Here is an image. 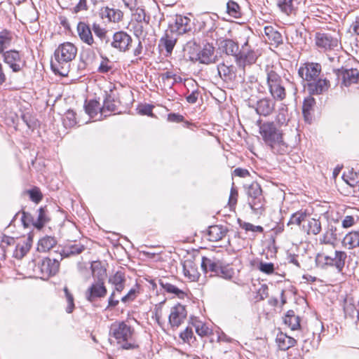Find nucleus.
Listing matches in <instances>:
<instances>
[{
  "label": "nucleus",
  "mask_w": 359,
  "mask_h": 359,
  "mask_svg": "<svg viewBox=\"0 0 359 359\" xmlns=\"http://www.w3.org/2000/svg\"><path fill=\"white\" fill-rule=\"evenodd\" d=\"M296 0H278L277 5L283 13L290 15L296 8Z\"/></svg>",
  "instance_id": "obj_43"
},
{
  "label": "nucleus",
  "mask_w": 359,
  "mask_h": 359,
  "mask_svg": "<svg viewBox=\"0 0 359 359\" xmlns=\"http://www.w3.org/2000/svg\"><path fill=\"white\" fill-rule=\"evenodd\" d=\"M84 250L85 246L80 243H69L62 248L60 255L62 257H69L81 254Z\"/></svg>",
  "instance_id": "obj_24"
},
{
  "label": "nucleus",
  "mask_w": 359,
  "mask_h": 359,
  "mask_svg": "<svg viewBox=\"0 0 359 359\" xmlns=\"http://www.w3.org/2000/svg\"><path fill=\"white\" fill-rule=\"evenodd\" d=\"M201 265L204 273H210V276H219L229 280L234 274L232 268L224 264L221 260L216 258L203 257Z\"/></svg>",
  "instance_id": "obj_6"
},
{
  "label": "nucleus",
  "mask_w": 359,
  "mask_h": 359,
  "mask_svg": "<svg viewBox=\"0 0 359 359\" xmlns=\"http://www.w3.org/2000/svg\"><path fill=\"white\" fill-rule=\"evenodd\" d=\"M57 243L54 237L45 236L41 238L38 243V250L40 252H47L52 249Z\"/></svg>",
  "instance_id": "obj_38"
},
{
  "label": "nucleus",
  "mask_w": 359,
  "mask_h": 359,
  "mask_svg": "<svg viewBox=\"0 0 359 359\" xmlns=\"http://www.w3.org/2000/svg\"><path fill=\"white\" fill-rule=\"evenodd\" d=\"M284 322L292 330H297L300 326L299 318L298 316L292 318H285Z\"/></svg>",
  "instance_id": "obj_55"
},
{
  "label": "nucleus",
  "mask_w": 359,
  "mask_h": 359,
  "mask_svg": "<svg viewBox=\"0 0 359 359\" xmlns=\"http://www.w3.org/2000/svg\"><path fill=\"white\" fill-rule=\"evenodd\" d=\"M109 335L114 337L118 346L122 349H135L138 347L135 329L124 321H116L111 325Z\"/></svg>",
  "instance_id": "obj_4"
},
{
  "label": "nucleus",
  "mask_w": 359,
  "mask_h": 359,
  "mask_svg": "<svg viewBox=\"0 0 359 359\" xmlns=\"http://www.w3.org/2000/svg\"><path fill=\"white\" fill-rule=\"evenodd\" d=\"M315 42L318 48L323 50H334L339 46L337 34L317 32L315 35Z\"/></svg>",
  "instance_id": "obj_11"
},
{
  "label": "nucleus",
  "mask_w": 359,
  "mask_h": 359,
  "mask_svg": "<svg viewBox=\"0 0 359 359\" xmlns=\"http://www.w3.org/2000/svg\"><path fill=\"white\" fill-rule=\"evenodd\" d=\"M238 193L237 189L234 187V184L233 183L231 191H230V196L229 198V207L233 208L237 203Z\"/></svg>",
  "instance_id": "obj_54"
},
{
  "label": "nucleus",
  "mask_w": 359,
  "mask_h": 359,
  "mask_svg": "<svg viewBox=\"0 0 359 359\" xmlns=\"http://www.w3.org/2000/svg\"><path fill=\"white\" fill-rule=\"evenodd\" d=\"M226 9L228 13L234 18H238L241 15L240 6L233 1H228L226 4Z\"/></svg>",
  "instance_id": "obj_49"
},
{
  "label": "nucleus",
  "mask_w": 359,
  "mask_h": 359,
  "mask_svg": "<svg viewBox=\"0 0 359 359\" xmlns=\"http://www.w3.org/2000/svg\"><path fill=\"white\" fill-rule=\"evenodd\" d=\"M316 259L322 267L332 266L341 272L347 259V254L344 251L334 250L332 247L330 250L325 246L318 253Z\"/></svg>",
  "instance_id": "obj_5"
},
{
  "label": "nucleus",
  "mask_w": 359,
  "mask_h": 359,
  "mask_svg": "<svg viewBox=\"0 0 359 359\" xmlns=\"http://www.w3.org/2000/svg\"><path fill=\"white\" fill-rule=\"evenodd\" d=\"M102 18H107L109 22H118L123 18V13L118 9L104 7L101 9Z\"/></svg>",
  "instance_id": "obj_27"
},
{
  "label": "nucleus",
  "mask_w": 359,
  "mask_h": 359,
  "mask_svg": "<svg viewBox=\"0 0 359 359\" xmlns=\"http://www.w3.org/2000/svg\"><path fill=\"white\" fill-rule=\"evenodd\" d=\"M191 60H198L200 63L209 65L215 63L217 57L215 55V47L212 44L206 43L203 48L194 55L190 57Z\"/></svg>",
  "instance_id": "obj_12"
},
{
  "label": "nucleus",
  "mask_w": 359,
  "mask_h": 359,
  "mask_svg": "<svg viewBox=\"0 0 359 359\" xmlns=\"http://www.w3.org/2000/svg\"><path fill=\"white\" fill-rule=\"evenodd\" d=\"M276 342L279 349L281 351H287L290 348L294 346L297 344V341L294 338L289 337L283 332L277 335Z\"/></svg>",
  "instance_id": "obj_29"
},
{
  "label": "nucleus",
  "mask_w": 359,
  "mask_h": 359,
  "mask_svg": "<svg viewBox=\"0 0 359 359\" xmlns=\"http://www.w3.org/2000/svg\"><path fill=\"white\" fill-rule=\"evenodd\" d=\"M140 294V287H139V285H136L135 287L131 288L129 290V292L121 299V300L123 303L133 301L137 297V294Z\"/></svg>",
  "instance_id": "obj_50"
},
{
  "label": "nucleus",
  "mask_w": 359,
  "mask_h": 359,
  "mask_svg": "<svg viewBox=\"0 0 359 359\" xmlns=\"http://www.w3.org/2000/svg\"><path fill=\"white\" fill-rule=\"evenodd\" d=\"M183 273L190 281H197L200 277L197 266L191 260H186L183 264Z\"/></svg>",
  "instance_id": "obj_21"
},
{
  "label": "nucleus",
  "mask_w": 359,
  "mask_h": 359,
  "mask_svg": "<svg viewBox=\"0 0 359 359\" xmlns=\"http://www.w3.org/2000/svg\"><path fill=\"white\" fill-rule=\"evenodd\" d=\"M30 199L36 203H39L42 199V194L38 188L32 189L28 191Z\"/></svg>",
  "instance_id": "obj_57"
},
{
  "label": "nucleus",
  "mask_w": 359,
  "mask_h": 359,
  "mask_svg": "<svg viewBox=\"0 0 359 359\" xmlns=\"http://www.w3.org/2000/svg\"><path fill=\"white\" fill-rule=\"evenodd\" d=\"M174 32L170 30L165 32V35L160 39V46H164L167 55H170L175 46L177 39L174 36Z\"/></svg>",
  "instance_id": "obj_25"
},
{
  "label": "nucleus",
  "mask_w": 359,
  "mask_h": 359,
  "mask_svg": "<svg viewBox=\"0 0 359 359\" xmlns=\"http://www.w3.org/2000/svg\"><path fill=\"white\" fill-rule=\"evenodd\" d=\"M91 268L93 276L97 277V280L88 288L85 295L88 301L93 302L97 299L104 297L107 290L103 281V278L106 276V270L97 265H92Z\"/></svg>",
  "instance_id": "obj_7"
},
{
  "label": "nucleus",
  "mask_w": 359,
  "mask_h": 359,
  "mask_svg": "<svg viewBox=\"0 0 359 359\" xmlns=\"http://www.w3.org/2000/svg\"><path fill=\"white\" fill-rule=\"evenodd\" d=\"M133 19L136 22H145L148 24L149 22V17L146 16L145 11L142 8H137L133 13Z\"/></svg>",
  "instance_id": "obj_48"
},
{
  "label": "nucleus",
  "mask_w": 359,
  "mask_h": 359,
  "mask_svg": "<svg viewBox=\"0 0 359 359\" xmlns=\"http://www.w3.org/2000/svg\"><path fill=\"white\" fill-rule=\"evenodd\" d=\"M344 311L346 316L353 318L357 311L353 304L346 302L344 306Z\"/></svg>",
  "instance_id": "obj_61"
},
{
  "label": "nucleus",
  "mask_w": 359,
  "mask_h": 359,
  "mask_svg": "<svg viewBox=\"0 0 359 359\" xmlns=\"http://www.w3.org/2000/svg\"><path fill=\"white\" fill-rule=\"evenodd\" d=\"M190 19L184 16H177L176 18L175 25L170 29L172 32H177L178 34H183L191 30Z\"/></svg>",
  "instance_id": "obj_22"
},
{
  "label": "nucleus",
  "mask_w": 359,
  "mask_h": 359,
  "mask_svg": "<svg viewBox=\"0 0 359 359\" xmlns=\"http://www.w3.org/2000/svg\"><path fill=\"white\" fill-rule=\"evenodd\" d=\"M257 125L262 139L273 153L284 154L287 151V145L283 141V133L274 122L266 121L262 123L259 120Z\"/></svg>",
  "instance_id": "obj_2"
},
{
  "label": "nucleus",
  "mask_w": 359,
  "mask_h": 359,
  "mask_svg": "<svg viewBox=\"0 0 359 359\" xmlns=\"http://www.w3.org/2000/svg\"><path fill=\"white\" fill-rule=\"evenodd\" d=\"M357 212L358 211L355 210L353 213L346 215L341 218V226L344 229L351 228L358 223L359 216Z\"/></svg>",
  "instance_id": "obj_45"
},
{
  "label": "nucleus",
  "mask_w": 359,
  "mask_h": 359,
  "mask_svg": "<svg viewBox=\"0 0 359 359\" xmlns=\"http://www.w3.org/2000/svg\"><path fill=\"white\" fill-rule=\"evenodd\" d=\"M339 236L337 227L330 225L320 236L319 239L320 244L330 245L334 248V243L339 239Z\"/></svg>",
  "instance_id": "obj_19"
},
{
  "label": "nucleus",
  "mask_w": 359,
  "mask_h": 359,
  "mask_svg": "<svg viewBox=\"0 0 359 359\" xmlns=\"http://www.w3.org/2000/svg\"><path fill=\"white\" fill-rule=\"evenodd\" d=\"M196 332L201 337L208 336L211 333L209 327L201 321H196L194 323Z\"/></svg>",
  "instance_id": "obj_47"
},
{
  "label": "nucleus",
  "mask_w": 359,
  "mask_h": 359,
  "mask_svg": "<svg viewBox=\"0 0 359 359\" xmlns=\"http://www.w3.org/2000/svg\"><path fill=\"white\" fill-rule=\"evenodd\" d=\"M14 245H15V240L13 237L6 235L1 236L0 247L4 252L8 250V247Z\"/></svg>",
  "instance_id": "obj_52"
},
{
  "label": "nucleus",
  "mask_w": 359,
  "mask_h": 359,
  "mask_svg": "<svg viewBox=\"0 0 359 359\" xmlns=\"http://www.w3.org/2000/svg\"><path fill=\"white\" fill-rule=\"evenodd\" d=\"M193 331L191 328L187 327L182 332L180 333V338L184 342H189L193 337Z\"/></svg>",
  "instance_id": "obj_63"
},
{
  "label": "nucleus",
  "mask_w": 359,
  "mask_h": 359,
  "mask_svg": "<svg viewBox=\"0 0 359 359\" xmlns=\"http://www.w3.org/2000/svg\"><path fill=\"white\" fill-rule=\"evenodd\" d=\"M218 73L224 80L232 81L236 77V68L233 65L220 64L217 67Z\"/></svg>",
  "instance_id": "obj_31"
},
{
  "label": "nucleus",
  "mask_w": 359,
  "mask_h": 359,
  "mask_svg": "<svg viewBox=\"0 0 359 359\" xmlns=\"http://www.w3.org/2000/svg\"><path fill=\"white\" fill-rule=\"evenodd\" d=\"M60 263L55 259H51L48 257L41 259L36 266V271L41 275L43 279H47L55 276L59 271Z\"/></svg>",
  "instance_id": "obj_10"
},
{
  "label": "nucleus",
  "mask_w": 359,
  "mask_h": 359,
  "mask_svg": "<svg viewBox=\"0 0 359 359\" xmlns=\"http://www.w3.org/2000/svg\"><path fill=\"white\" fill-rule=\"evenodd\" d=\"M304 229L307 234L316 236L320 233L322 230L321 223L319 219L311 218L308 220L306 225H303Z\"/></svg>",
  "instance_id": "obj_35"
},
{
  "label": "nucleus",
  "mask_w": 359,
  "mask_h": 359,
  "mask_svg": "<svg viewBox=\"0 0 359 359\" xmlns=\"http://www.w3.org/2000/svg\"><path fill=\"white\" fill-rule=\"evenodd\" d=\"M339 80L341 81V85L349 86L354 83H359V72L357 69H345L341 67L334 70Z\"/></svg>",
  "instance_id": "obj_15"
},
{
  "label": "nucleus",
  "mask_w": 359,
  "mask_h": 359,
  "mask_svg": "<svg viewBox=\"0 0 359 359\" xmlns=\"http://www.w3.org/2000/svg\"><path fill=\"white\" fill-rule=\"evenodd\" d=\"M247 202L252 212L256 215H262L265 210L266 200L261 186L252 182L245 189Z\"/></svg>",
  "instance_id": "obj_8"
},
{
  "label": "nucleus",
  "mask_w": 359,
  "mask_h": 359,
  "mask_svg": "<svg viewBox=\"0 0 359 359\" xmlns=\"http://www.w3.org/2000/svg\"><path fill=\"white\" fill-rule=\"evenodd\" d=\"M77 54L76 46L70 42L60 44L54 53V60H51V68L53 72L61 76H67L70 62Z\"/></svg>",
  "instance_id": "obj_3"
},
{
  "label": "nucleus",
  "mask_w": 359,
  "mask_h": 359,
  "mask_svg": "<svg viewBox=\"0 0 359 359\" xmlns=\"http://www.w3.org/2000/svg\"><path fill=\"white\" fill-rule=\"evenodd\" d=\"M111 46L121 52L129 50L133 42L132 37L123 31H118L114 34Z\"/></svg>",
  "instance_id": "obj_16"
},
{
  "label": "nucleus",
  "mask_w": 359,
  "mask_h": 359,
  "mask_svg": "<svg viewBox=\"0 0 359 359\" xmlns=\"http://www.w3.org/2000/svg\"><path fill=\"white\" fill-rule=\"evenodd\" d=\"M321 71L318 62H305L299 67L298 74L306 82L304 86L309 95H321L330 88V81L320 76Z\"/></svg>",
  "instance_id": "obj_1"
},
{
  "label": "nucleus",
  "mask_w": 359,
  "mask_h": 359,
  "mask_svg": "<svg viewBox=\"0 0 359 359\" xmlns=\"http://www.w3.org/2000/svg\"><path fill=\"white\" fill-rule=\"evenodd\" d=\"M257 54L250 48L248 41H246L238 51L236 60L239 66L244 67L256 62Z\"/></svg>",
  "instance_id": "obj_14"
},
{
  "label": "nucleus",
  "mask_w": 359,
  "mask_h": 359,
  "mask_svg": "<svg viewBox=\"0 0 359 359\" xmlns=\"http://www.w3.org/2000/svg\"><path fill=\"white\" fill-rule=\"evenodd\" d=\"M276 106V102L269 97H264L259 100L255 107V111L259 116H269L273 114Z\"/></svg>",
  "instance_id": "obj_18"
},
{
  "label": "nucleus",
  "mask_w": 359,
  "mask_h": 359,
  "mask_svg": "<svg viewBox=\"0 0 359 359\" xmlns=\"http://www.w3.org/2000/svg\"><path fill=\"white\" fill-rule=\"evenodd\" d=\"M187 311L184 305L177 304L172 306L168 317L171 327L173 329L179 327L187 318Z\"/></svg>",
  "instance_id": "obj_13"
},
{
  "label": "nucleus",
  "mask_w": 359,
  "mask_h": 359,
  "mask_svg": "<svg viewBox=\"0 0 359 359\" xmlns=\"http://www.w3.org/2000/svg\"><path fill=\"white\" fill-rule=\"evenodd\" d=\"M22 214L21 221L24 226L29 227L30 225H33L34 226L35 219L33 218L32 215L25 211H22Z\"/></svg>",
  "instance_id": "obj_56"
},
{
  "label": "nucleus",
  "mask_w": 359,
  "mask_h": 359,
  "mask_svg": "<svg viewBox=\"0 0 359 359\" xmlns=\"http://www.w3.org/2000/svg\"><path fill=\"white\" fill-rule=\"evenodd\" d=\"M32 239L30 237L22 239L17 244L13 251V257L20 259L25 256L32 247Z\"/></svg>",
  "instance_id": "obj_20"
},
{
  "label": "nucleus",
  "mask_w": 359,
  "mask_h": 359,
  "mask_svg": "<svg viewBox=\"0 0 359 359\" xmlns=\"http://www.w3.org/2000/svg\"><path fill=\"white\" fill-rule=\"evenodd\" d=\"M268 287L266 285H262L257 291V298L258 300H264L269 296Z\"/></svg>",
  "instance_id": "obj_62"
},
{
  "label": "nucleus",
  "mask_w": 359,
  "mask_h": 359,
  "mask_svg": "<svg viewBox=\"0 0 359 359\" xmlns=\"http://www.w3.org/2000/svg\"><path fill=\"white\" fill-rule=\"evenodd\" d=\"M226 234V230L219 225H214L209 227L208 236L212 242H216L222 239Z\"/></svg>",
  "instance_id": "obj_32"
},
{
  "label": "nucleus",
  "mask_w": 359,
  "mask_h": 359,
  "mask_svg": "<svg viewBox=\"0 0 359 359\" xmlns=\"http://www.w3.org/2000/svg\"><path fill=\"white\" fill-rule=\"evenodd\" d=\"M112 69L111 61L107 57H102V60L98 67L97 71L102 74L108 73Z\"/></svg>",
  "instance_id": "obj_53"
},
{
  "label": "nucleus",
  "mask_w": 359,
  "mask_h": 359,
  "mask_svg": "<svg viewBox=\"0 0 359 359\" xmlns=\"http://www.w3.org/2000/svg\"><path fill=\"white\" fill-rule=\"evenodd\" d=\"M102 107L98 101L91 100L85 104L86 112L91 117H95L98 112L101 114Z\"/></svg>",
  "instance_id": "obj_41"
},
{
  "label": "nucleus",
  "mask_w": 359,
  "mask_h": 359,
  "mask_svg": "<svg viewBox=\"0 0 359 359\" xmlns=\"http://www.w3.org/2000/svg\"><path fill=\"white\" fill-rule=\"evenodd\" d=\"M342 245L348 250L359 248V231H353L346 234Z\"/></svg>",
  "instance_id": "obj_26"
},
{
  "label": "nucleus",
  "mask_w": 359,
  "mask_h": 359,
  "mask_svg": "<svg viewBox=\"0 0 359 359\" xmlns=\"http://www.w3.org/2000/svg\"><path fill=\"white\" fill-rule=\"evenodd\" d=\"M125 273L122 271H117L109 278V283L114 287V290L121 292L125 287Z\"/></svg>",
  "instance_id": "obj_28"
},
{
  "label": "nucleus",
  "mask_w": 359,
  "mask_h": 359,
  "mask_svg": "<svg viewBox=\"0 0 359 359\" xmlns=\"http://www.w3.org/2000/svg\"><path fill=\"white\" fill-rule=\"evenodd\" d=\"M219 48L226 55L236 57L238 51V45L231 39H220L218 40Z\"/></svg>",
  "instance_id": "obj_23"
},
{
  "label": "nucleus",
  "mask_w": 359,
  "mask_h": 359,
  "mask_svg": "<svg viewBox=\"0 0 359 359\" xmlns=\"http://www.w3.org/2000/svg\"><path fill=\"white\" fill-rule=\"evenodd\" d=\"M159 284L162 288L168 293L174 294L179 298H183L184 297V292L180 290L174 285L167 282L165 280H160Z\"/></svg>",
  "instance_id": "obj_40"
},
{
  "label": "nucleus",
  "mask_w": 359,
  "mask_h": 359,
  "mask_svg": "<svg viewBox=\"0 0 359 359\" xmlns=\"http://www.w3.org/2000/svg\"><path fill=\"white\" fill-rule=\"evenodd\" d=\"M139 113L142 115L153 116L152 106L150 104H144L140 106L139 108Z\"/></svg>",
  "instance_id": "obj_64"
},
{
  "label": "nucleus",
  "mask_w": 359,
  "mask_h": 359,
  "mask_svg": "<svg viewBox=\"0 0 359 359\" xmlns=\"http://www.w3.org/2000/svg\"><path fill=\"white\" fill-rule=\"evenodd\" d=\"M92 30L95 35L100 39V40L105 43L109 41V39L107 36V31L105 28L102 27L100 24L94 22L92 25Z\"/></svg>",
  "instance_id": "obj_46"
},
{
  "label": "nucleus",
  "mask_w": 359,
  "mask_h": 359,
  "mask_svg": "<svg viewBox=\"0 0 359 359\" xmlns=\"http://www.w3.org/2000/svg\"><path fill=\"white\" fill-rule=\"evenodd\" d=\"M12 33L6 29L0 32V54L5 53V49L8 48L12 42Z\"/></svg>",
  "instance_id": "obj_37"
},
{
  "label": "nucleus",
  "mask_w": 359,
  "mask_h": 359,
  "mask_svg": "<svg viewBox=\"0 0 359 359\" xmlns=\"http://www.w3.org/2000/svg\"><path fill=\"white\" fill-rule=\"evenodd\" d=\"M116 110V106L114 97L106 93L105 97L104 99L103 105L101 109V116L107 117L111 113L114 112Z\"/></svg>",
  "instance_id": "obj_30"
},
{
  "label": "nucleus",
  "mask_w": 359,
  "mask_h": 359,
  "mask_svg": "<svg viewBox=\"0 0 359 359\" xmlns=\"http://www.w3.org/2000/svg\"><path fill=\"white\" fill-rule=\"evenodd\" d=\"M76 32L79 39L83 43L93 48H95L97 43L92 34V26L90 27L89 25L84 22H79L76 27Z\"/></svg>",
  "instance_id": "obj_17"
},
{
  "label": "nucleus",
  "mask_w": 359,
  "mask_h": 359,
  "mask_svg": "<svg viewBox=\"0 0 359 359\" xmlns=\"http://www.w3.org/2000/svg\"><path fill=\"white\" fill-rule=\"evenodd\" d=\"M259 269L263 273L271 274L274 271V265L272 263L260 262Z\"/></svg>",
  "instance_id": "obj_60"
},
{
  "label": "nucleus",
  "mask_w": 359,
  "mask_h": 359,
  "mask_svg": "<svg viewBox=\"0 0 359 359\" xmlns=\"http://www.w3.org/2000/svg\"><path fill=\"white\" fill-rule=\"evenodd\" d=\"M65 297L67 302V306L66 308V311L68 313H72L74 309V297L72 294L69 292L68 287L65 286L63 289Z\"/></svg>",
  "instance_id": "obj_51"
},
{
  "label": "nucleus",
  "mask_w": 359,
  "mask_h": 359,
  "mask_svg": "<svg viewBox=\"0 0 359 359\" xmlns=\"http://www.w3.org/2000/svg\"><path fill=\"white\" fill-rule=\"evenodd\" d=\"M2 55L4 62L13 72H20L26 66L23 55L15 50H6Z\"/></svg>",
  "instance_id": "obj_9"
},
{
  "label": "nucleus",
  "mask_w": 359,
  "mask_h": 359,
  "mask_svg": "<svg viewBox=\"0 0 359 359\" xmlns=\"http://www.w3.org/2000/svg\"><path fill=\"white\" fill-rule=\"evenodd\" d=\"M38 217L35 219L34 227L41 229L50 220L46 207H41L38 210Z\"/></svg>",
  "instance_id": "obj_39"
},
{
  "label": "nucleus",
  "mask_w": 359,
  "mask_h": 359,
  "mask_svg": "<svg viewBox=\"0 0 359 359\" xmlns=\"http://www.w3.org/2000/svg\"><path fill=\"white\" fill-rule=\"evenodd\" d=\"M264 34L271 43L279 45L283 43L282 35L271 26L264 27Z\"/></svg>",
  "instance_id": "obj_34"
},
{
  "label": "nucleus",
  "mask_w": 359,
  "mask_h": 359,
  "mask_svg": "<svg viewBox=\"0 0 359 359\" xmlns=\"http://www.w3.org/2000/svg\"><path fill=\"white\" fill-rule=\"evenodd\" d=\"M266 83L268 87H270L274 84H278L283 82L280 76L273 69V67H267L266 69Z\"/></svg>",
  "instance_id": "obj_42"
},
{
  "label": "nucleus",
  "mask_w": 359,
  "mask_h": 359,
  "mask_svg": "<svg viewBox=\"0 0 359 359\" xmlns=\"http://www.w3.org/2000/svg\"><path fill=\"white\" fill-rule=\"evenodd\" d=\"M307 217L308 214L305 210H301L299 211H297L291 215L287 225L290 226L295 224L299 226L303 222L306 221Z\"/></svg>",
  "instance_id": "obj_44"
},
{
  "label": "nucleus",
  "mask_w": 359,
  "mask_h": 359,
  "mask_svg": "<svg viewBox=\"0 0 359 359\" xmlns=\"http://www.w3.org/2000/svg\"><path fill=\"white\" fill-rule=\"evenodd\" d=\"M133 33L135 36L140 38L145 35L144 27L142 22H135L133 25Z\"/></svg>",
  "instance_id": "obj_59"
},
{
  "label": "nucleus",
  "mask_w": 359,
  "mask_h": 359,
  "mask_svg": "<svg viewBox=\"0 0 359 359\" xmlns=\"http://www.w3.org/2000/svg\"><path fill=\"white\" fill-rule=\"evenodd\" d=\"M316 104L315 99L311 95L304 100L302 105V113L306 121L311 120V111Z\"/></svg>",
  "instance_id": "obj_33"
},
{
  "label": "nucleus",
  "mask_w": 359,
  "mask_h": 359,
  "mask_svg": "<svg viewBox=\"0 0 359 359\" xmlns=\"http://www.w3.org/2000/svg\"><path fill=\"white\" fill-rule=\"evenodd\" d=\"M241 227L243 229H245L246 231H253V232H259L262 233L264 231V229L261 226H255L251 223L248 222H243V224H241Z\"/></svg>",
  "instance_id": "obj_58"
},
{
  "label": "nucleus",
  "mask_w": 359,
  "mask_h": 359,
  "mask_svg": "<svg viewBox=\"0 0 359 359\" xmlns=\"http://www.w3.org/2000/svg\"><path fill=\"white\" fill-rule=\"evenodd\" d=\"M269 88V93L273 99L282 101L286 97L285 88L283 85V82L274 84Z\"/></svg>",
  "instance_id": "obj_36"
}]
</instances>
